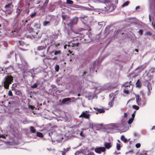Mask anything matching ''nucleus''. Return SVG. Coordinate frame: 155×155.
<instances>
[{"label":"nucleus","mask_w":155,"mask_h":155,"mask_svg":"<svg viewBox=\"0 0 155 155\" xmlns=\"http://www.w3.org/2000/svg\"><path fill=\"white\" fill-rule=\"evenodd\" d=\"M21 62L22 64H24V68H22V67L21 66V64H19V66L21 69H25L26 68V67L28 65V63L27 61L24 59L22 60Z\"/></svg>","instance_id":"39448f33"},{"label":"nucleus","mask_w":155,"mask_h":155,"mask_svg":"<svg viewBox=\"0 0 155 155\" xmlns=\"http://www.w3.org/2000/svg\"><path fill=\"white\" fill-rule=\"evenodd\" d=\"M129 3H130V2L129 1H127L124 3L122 5V6H121L122 7H124L125 6H127V5H128Z\"/></svg>","instance_id":"cd10ccee"},{"label":"nucleus","mask_w":155,"mask_h":155,"mask_svg":"<svg viewBox=\"0 0 155 155\" xmlns=\"http://www.w3.org/2000/svg\"><path fill=\"white\" fill-rule=\"evenodd\" d=\"M137 87H140L141 86L140 82V80H138L136 83Z\"/></svg>","instance_id":"393cba45"},{"label":"nucleus","mask_w":155,"mask_h":155,"mask_svg":"<svg viewBox=\"0 0 155 155\" xmlns=\"http://www.w3.org/2000/svg\"><path fill=\"white\" fill-rule=\"evenodd\" d=\"M140 93H141V95H142V97H143V99H145V95H144V93H143V91H140Z\"/></svg>","instance_id":"a19ab883"},{"label":"nucleus","mask_w":155,"mask_h":155,"mask_svg":"<svg viewBox=\"0 0 155 155\" xmlns=\"http://www.w3.org/2000/svg\"><path fill=\"white\" fill-rule=\"evenodd\" d=\"M105 150V148L104 147H97L94 150L95 152L99 154L101 153V152H104Z\"/></svg>","instance_id":"f03ea898"},{"label":"nucleus","mask_w":155,"mask_h":155,"mask_svg":"<svg viewBox=\"0 0 155 155\" xmlns=\"http://www.w3.org/2000/svg\"><path fill=\"white\" fill-rule=\"evenodd\" d=\"M30 130L31 132L32 133H35L36 132V129L33 126H31L30 127Z\"/></svg>","instance_id":"5701e85b"},{"label":"nucleus","mask_w":155,"mask_h":155,"mask_svg":"<svg viewBox=\"0 0 155 155\" xmlns=\"http://www.w3.org/2000/svg\"><path fill=\"white\" fill-rule=\"evenodd\" d=\"M105 23L103 21L99 22L98 23V25L99 26L100 28H101L103 26V25H105Z\"/></svg>","instance_id":"a878e982"},{"label":"nucleus","mask_w":155,"mask_h":155,"mask_svg":"<svg viewBox=\"0 0 155 155\" xmlns=\"http://www.w3.org/2000/svg\"><path fill=\"white\" fill-rule=\"evenodd\" d=\"M104 146L105 148L109 149L112 147V145L110 143L106 142L104 143Z\"/></svg>","instance_id":"0eeeda50"},{"label":"nucleus","mask_w":155,"mask_h":155,"mask_svg":"<svg viewBox=\"0 0 155 155\" xmlns=\"http://www.w3.org/2000/svg\"><path fill=\"white\" fill-rule=\"evenodd\" d=\"M8 94L10 96H13L12 92L11 90H9L8 92Z\"/></svg>","instance_id":"37998d69"},{"label":"nucleus","mask_w":155,"mask_h":155,"mask_svg":"<svg viewBox=\"0 0 155 155\" xmlns=\"http://www.w3.org/2000/svg\"><path fill=\"white\" fill-rule=\"evenodd\" d=\"M133 152V150H132V151H129L128 152H126V154H127V153H130V152Z\"/></svg>","instance_id":"680f3d73"},{"label":"nucleus","mask_w":155,"mask_h":155,"mask_svg":"<svg viewBox=\"0 0 155 155\" xmlns=\"http://www.w3.org/2000/svg\"><path fill=\"white\" fill-rule=\"evenodd\" d=\"M136 110H135L134 113L132 114V118H134V117H135V114L136 112Z\"/></svg>","instance_id":"de8ad7c7"},{"label":"nucleus","mask_w":155,"mask_h":155,"mask_svg":"<svg viewBox=\"0 0 155 155\" xmlns=\"http://www.w3.org/2000/svg\"><path fill=\"white\" fill-rule=\"evenodd\" d=\"M97 37H97V39H100V36H99V35H98L97 36Z\"/></svg>","instance_id":"69168bd1"},{"label":"nucleus","mask_w":155,"mask_h":155,"mask_svg":"<svg viewBox=\"0 0 155 155\" xmlns=\"http://www.w3.org/2000/svg\"><path fill=\"white\" fill-rule=\"evenodd\" d=\"M78 8L83 10H87L88 9V8L87 7L80 5L78 6Z\"/></svg>","instance_id":"a211bd4d"},{"label":"nucleus","mask_w":155,"mask_h":155,"mask_svg":"<svg viewBox=\"0 0 155 155\" xmlns=\"http://www.w3.org/2000/svg\"><path fill=\"white\" fill-rule=\"evenodd\" d=\"M114 100V98H113L112 101H111L110 102H109L108 103V105L110 107L113 106L114 104V103L113 102V100Z\"/></svg>","instance_id":"2f4dec72"},{"label":"nucleus","mask_w":155,"mask_h":155,"mask_svg":"<svg viewBox=\"0 0 155 155\" xmlns=\"http://www.w3.org/2000/svg\"><path fill=\"white\" fill-rule=\"evenodd\" d=\"M5 109L3 106L0 105V113H2L4 111Z\"/></svg>","instance_id":"7c9ffc66"},{"label":"nucleus","mask_w":155,"mask_h":155,"mask_svg":"<svg viewBox=\"0 0 155 155\" xmlns=\"http://www.w3.org/2000/svg\"><path fill=\"white\" fill-rule=\"evenodd\" d=\"M71 150L70 147H68L66 149L64 148L63 149V151H60L62 155H66V153Z\"/></svg>","instance_id":"423d86ee"},{"label":"nucleus","mask_w":155,"mask_h":155,"mask_svg":"<svg viewBox=\"0 0 155 155\" xmlns=\"http://www.w3.org/2000/svg\"><path fill=\"white\" fill-rule=\"evenodd\" d=\"M34 27L36 29H40V25L38 23H36L34 24Z\"/></svg>","instance_id":"b1692460"},{"label":"nucleus","mask_w":155,"mask_h":155,"mask_svg":"<svg viewBox=\"0 0 155 155\" xmlns=\"http://www.w3.org/2000/svg\"><path fill=\"white\" fill-rule=\"evenodd\" d=\"M37 136L41 137H42L43 136V134L41 133L38 132H37Z\"/></svg>","instance_id":"bb28decb"},{"label":"nucleus","mask_w":155,"mask_h":155,"mask_svg":"<svg viewBox=\"0 0 155 155\" xmlns=\"http://www.w3.org/2000/svg\"><path fill=\"white\" fill-rule=\"evenodd\" d=\"M127 114L126 113H124V117L125 118H126L127 117Z\"/></svg>","instance_id":"3c124183"},{"label":"nucleus","mask_w":155,"mask_h":155,"mask_svg":"<svg viewBox=\"0 0 155 155\" xmlns=\"http://www.w3.org/2000/svg\"><path fill=\"white\" fill-rule=\"evenodd\" d=\"M87 73V72H86V71L84 72V74H83V77H84V75L85 74H86Z\"/></svg>","instance_id":"e2e57ef3"},{"label":"nucleus","mask_w":155,"mask_h":155,"mask_svg":"<svg viewBox=\"0 0 155 155\" xmlns=\"http://www.w3.org/2000/svg\"><path fill=\"white\" fill-rule=\"evenodd\" d=\"M38 86V84L37 83H35L33 85L31 86V87H37Z\"/></svg>","instance_id":"a18cd8bd"},{"label":"nucleus","mask_w":155,"mask_h":155,"mask_svg":"<svg viewBox=\"0 0 155 155\" xmlns=\"http://www.w3.org/2000/svg\"><path fill=\"white\" fill-rule=\"evenodd\" d=\"M50 23V21H45L43 22V25L45 26H46L47 25H49Z\"/></svg>","instance_id":"4be33fe9"},{"label":"nucleus","mask_w":155,"mask_h":155,"mask_svg":"<svg viewBox=\"0 0 155 155\" xmlns=\"http://www.w3.org/2000/svg\"><path fill=\"white\" fill-rule=\"evenodd\" d=\"M52 134V132H51L50 133H49V136H51V135Z\"/></svg>","instance_id":"338daca9"},{"label":"nucleus","mask_w":155,"mask_h":155,"mask_svg":"<svg viewBox=\"0 0 155 155\" xmlns=\"http://www.w3.org/2000/svg\"><path fill=\"white\" fill-rule=\"evenodd\" d=\"M17 87V84H13V86L12 87Z\"/></svg>","instance_id":"bf43d9fd"},{"label":"nucleus","mask_w":155,"mask_h":155,"mask_svg":"<svg viewBox=\"0 0 155 155\" xmlns=\"http://www.w3.org/2000/svg\"><path fill=\"white\" fill-rule=\"evenodd\" d=\"M36 13L34 11L32 12L30 14V16L31 18H33L36 15Z\"/></svg>","instance_id":"c756f323"},{"label":"nucleus","mask_w":155,"mask_h":155,"mask_svg":"<svg viewBox=\"0 0 155 155\" xmlns=\"http://www.w3.org/2000/svg\"><path fill=\"white\" fill-rule=\"evenodd\" d=\"M29 107L30 108H31L32 109H33L34 108V107L33 106H32V105H30L29 106Z\"/></svg>","instance_id":"6e6d98bb"},{"label":"nucleus","mask_w":155,"mask_h":155,"mask_svg":"<svg viewBox=\"0 0 155 155\" xmlns=\"http://www.w3.org/2000/svg\"><path fill=\"white\" fill-rule=\"evenodd\" d=\"M153 129L155 130V126H153L152 127V130H153Z\"/></svg>","instance_id":"0e129e2a"},{"label":"nucleus","mask_w":155,"mask_h":155,"mask_svg":"<svg viewBox=\"0 0 155 155\" xmlns=\"http://www.w3.org/2000/svg\"><path fill=\"white\" fill-rule=\"evenodd\" d=\"M146 103L145 100L143 99V100L141 101L140 103H139V105H138L139 106H144Z\"/></svg>","instance_id":"f3484780"},{"label":"nucleus","mask_w":155,"mask_h":155,"mask_svg":"<svg viewBox=\"0 0 155 155\" xmlns=\"http://www.w3.org/2000/svg\"><path fill=\"white\" fill-rule=\"evenodd\" d=\"M87 155H94V154L93 153H91L88 154Z\"/></svg>","instance_id":"13d9d810"},{"label":"nucleus","mask_w":155,"mask_h":155,"mask_svg":"<svg viewBox=\"0 0 155 155\" xmlns=\"http://www.w3.org/2000/svg\"><path fill=\"white\" fill-rule=\"evenodd\" d=\"M140 145H141L140 143H137L136 144L135 146L136 148H139L140 147Z\"/></svg>","instance_id":"79ce46f5"},{"label":"nucleus","mask_w":155,"mask_h":155,"mask_svg":"<svg viewBox=\"0 0 155 155\" xmlns=\"http://www.w3.org/2000/svg\"><path fill=\"white\" fill-rule=\"evenodd\" d=\"M71 100V98H66L63 99L62 101V103L63 104H67V102Z\"/></svg>","instance_id":"f8f14e48"},{"label":"nucleus","mask_w":155,"mask_h":155,"mask_svg":"<svg viewBox=\"0 0 155 155\" xmlns=\"http://www.w3.org/2000/svg\"><path fill=\"white\" fill-rule=\"evenodd\" d=\"M143 154H144V155H148V154H147L146 153H143Z\"/></svg>","instance_id":"774afa93"},{"label":"nucleus","mask_w":155,"mask_h":155,"mask_svg":"<svg viewBox=\"0 0 155 155\" xmlns=\"http://www.w3.org/2000/svg\"><path fill=\"white\" fill-rule=\"evenodd\" d=\"M94 109L95 110H97L98 111V112H96V114H98V113H104L105 112V110L103 109H98L97 108H94Z\"/></svg>","instance_id":"6e6552de"},{"label":"nucleus","mask_w":155,"mask_h":155,"mask_svg":"<svg viewBox=\"0 0 155 155\" xmlns=\"http://www.w3.org/2000/svg\"><path fill=\"white\" fill-rule=\"evenodd\" d=\"M61 53V51H55L54 53V55H57L58 54H60Z\"/></svg>","instance_id":"4c0bfd02"},{"label":"nucleus","mask_w":155,"mask_h":155,"mask_svg":"<svg viewBox=\"0 0 155 155\" xmlns=\"http://www.w3.org/2000/svg\"><path fill=\"white\" fill-rule=\"evenodd\" d=\"M134 136H135V137H136V136H138V134L136 133V132H134Z\"/></svg>","instance_id":"5fc2aeb1"},{"label":"nucleus","mask_w":155,"mask_h":155,"mask_svg":"<svg viewBox=\"0 0 155 155\" xmlns=\"http://www.w3.org/2000/svg\"><path fill=\"white\" fill-rule=\"evenodd\" d=\"M79 45V43H76L74 44L73 45H74V46L75 45V46H76L78 47V46Z\"/></svg>","instance_id":"603ef678"},{"label":"nucleus","mask_w":155,"mask_h":155,"mask_svg":"<svg viewBox=\"0 0 155 155\" xmlns=\"http://www.w3.org/2000/svg\"><path fill=\"white\" fill-rule=\"evenodd\" d=\"M139 33L140 34V35H141L143 34V31L142 30L140 29L138 31Z\"/></svg>","instance_id":"49530a36"},{"label":"nucleus","mask_w":155,"mask_h":155,"mask_svg":"<svg viewBox=\"0 0 155 155\" xmlns=\"http://www.w3.org/2000/svg\"><path fill=\"white\" fill-rule=\"evenodd\" d=\"M117 142L116 143V149L118 150H120L121 147V142L119 140H117Z\"/></svg>","instance_id":"1a4fd4ad"},{"label":"nucleus","mask_w":155,"mask_h":155,"mask_svg":"<svg viewBox=\"0 0 155 155\" xmlns=\"http://www.w3.org/2000/svg\"><path fill=\"white\" fill-rule=\"evenodd\" d=\"M19 45L20 46H26V44H25L23 42H21L20 41H19Z\"/></svg>","instance_id":"f704fd0d"},{"label":"nucleus","mask_w":155,"mask_h":155,"mask_svg":"<svg viewBox=\"0 0 155 155\" xmlns=\"http://www.w3.org/2000/svg\"><path fill=\"white\" fill-rule=\"evenodd\" d=\"M134 118H131L129 119L128 121V123L129 124H130L133 121Z\"/></svg>","instance_id":"473e14b6"},{"label":"nucleus","mask_w":155,"mask_h":155,"mask_svg":"<svg viewBox=\"0 0 155 155\" xmlns=\"http://www.w3.org/2000/svg\"><path fill=\"white\" fill-rule=\"evenodd\" d=\"M80 135L81 137H84V135L83 134V132L82 131H81V132L80 133Z\"/></svg>","instance_id":"864d4df0"},{"label":"nucleus","mask_w":155,"mask_h":155,"mask_svg":"<svg viewBox=\"0 0 155 155\" xmlns=\"http://www.w3.org/2000/svg\"><path fill=\"white\" fill-rule=\"evenodd\" d=\"M26 28L27 30L29 32H32L33 31V28L31 27V25L29 24H28L27 25Z\"/></svg>","instance_id":"4468645a"},{"label":"nucleus","mask_w":155,"mask_h":155,"mask_svg":"<svg viewBox=\"0 0 155 155\" xmlns=\"http://www.w3.org/2000/svg\"><path fill=\"white\" fill-rule=\"evenodd\" d=\"M145 35L150 36L152 35V34L150 32L148 31L146 33Z\"/></svg>","instance_id":"e433bc0d"},{"label":"nucleus","mask_w":155,"mask_h":155,"mask_svg":"<svg viewBox=\"0 0 155 155\" xmlns=\"http://www.w3.org/2000/svg\"><path fill=\"white\" fill-rule=\"evenodd\" d=\"M137 155H144V154H143V153H137Z\"/></svg>","instance_id":"052dcab7"},{"label":"nucleus","mask_w":155,"mask_h":155,"mask_svg":"<svg viewBox=\"0 0 155 155\" xmlns=\"http://www.w3.org/2000/svg\"><path fill=\"white\" fill-rule=\"evenodd\" d=\"M66 2L68 4H72L73 3V2L71 0H67Z\"/></svg>","instance_id":"72a5a7b5"},{"label":"nucleus","mask_w":155,"mask_h":155,"mask_svg":"<svg viewBox=\"0 0 155 155\" xmlns=\"http://www.w3.org/2000/svg\"><path fill=\"white\" fill-rule=\"evenodd\" d=\"M131 83V81H130L129 82H126L123 84V86L125 87H130V86L131 85V84H130Z\"/></svg>","instance_id":"412c9836"},{"label":"nucleus","mask_w":155,"mask_h":155,"mask_svg":"<svg viewBox=\"0 0 155 155\" xmlns=\"http://www.w3.org/2000/svg\"><path fill=\"white\" fill-rule=\"evenodd\" d=\"M19 48L22 51H25V50H26L24 48Z\"/></svg>","instance_id":"4d7b16f0"},{"label":"nucleus","mask_w":155,"mask_h":155,"mask_svg":"<svg viewBox=\"0 0 155 155\" xmlns=\"http://www.w3.org/2000/svg\"><path fill=\"white\" fill-rule=\"evenodd\" d=\"M15 93L16 95L19 96H20L22 95L21 92L20 90L16 89H15Z\"/></svg>","instance_id":"2eb2a0df"},{"label":"nucleus","mask_w":155,"mask_h":155,"mask_svg":"<svg viewBox=\"0 0 155 155\" xmlns=\"http://www.w3.org/2000/svg\"><path fill=\"white\" fill-rule=\"evenodd\" d=\"M6 136H7V135H5V134H1L0 135V137L3 138H5Z\"/></svg>","instance_id":"c03bdc74"},{"label":"nucleus","mask_w":155,"mask_h":155,"mask_svg":"<svg viewBox=\"0 0 155 155\" xmlns=\"http://www.w3.org/2000/svg\"><path fill=\"white\" fill-rule=\"evenodd\" d=\"M13 5L11 4H9L5 5V8L7 12H8V13L10 14L11 12H12L13 10L12 9Z\"/></svg>","instance_id":"7ed1b4c3"},{"label":"nucleus","mask_w":155,"mask_h":155,"mask_svg":"<svg viewBox=\"0 0 155 155\" xmlns=\"http://www.w3.org/2000/svg\"><path fill=\"white\" fill-rule=\"evenodd\" d=\"M78 20V19L77 18L74 17L71 19V23L72 25L76 24H77Z\"/></svg>","instance_id":"9d476101"},{"label":"nucleus","mask_w":155,"mask_h":155,"mask_svg":"<svg viewBox=\"0 0 155 155\" xmlns=\"http://www.w3.org/2000/svg\"><path fill=\"white\" fill-rule=\"evenodd\" d=\"M114 154L116 155H117L118 154H120V152H117V151H115L114 152Z\"/></svg>","instance_id":"09e8293b"},{"label":"nucleus","mask_w":155,"mask_h":155,"mask_svg":"<svg viewBox=\"0 0 155 155\" xmlns=\"http://www.w3.org/2000/svg\"><path fill=\"white\" fill-rule=\"evenodd\" d=\"M123 92L126 94H128L129 93V91L128 90L124 89Z\"/></svg>","instance_id":"58836bf2"},{"label":"nucleus","mask_w":155,"mask_h":155,"mask_svg":"<svg viewBox=\"0 0 155 155\" xmlns=\"http://www.w3.org/2000/svg\"><path fill=\"white\" fill-rule=\"evenodd\" d=\"M145 86L147 87H149L151 86V84L148 81H146L144 82Z\"/></svg>","instance_id":"6ab92c4d"},{"label":"nucleus","mask_w":155,"mask_h":155,"mask_svg":"<svg viewBox=\"0 0 155 155\" xmlns=\"http://www.w3.org/2000/svg\"><path fill=\"white\" fill-rule=\"evenodd\" d=\"M120 139L121 140L125 143H127L130 140V139L128 140L123 135H122L121 136Z\"/></svg>","instance_id":"ddd939ff"},{"label":"nucleus","mask_w":155,"mask_h":155,"mask_svg":"<svg viewBox=\"0 0 155 155\" xmlns=\"http://www.w3.org/2000/svg\"><path fill=\"white\" fill-rule=\"evenodd\" d=\"M14 54V52H12L10 53V54L8 55V58H10L11 57V55H12V54Z\"/></svg>","instance_id":"8fccbe9b"},{"label":"nucleus","mask_w":155,"mask_h":155,"mask_svg":"<svg viewBox=\"0 0 155 155\" xmlns=\"http://www.w3.org/2000/svg\"><path fill=\"white\" fill-rule=\"evenodd\" d=\"M62 18L63 19V21L66 20V19H68V17L66 15H62Z\"/></svg>","instance_id":"c85d7f7f"},{"label":"nucleus","mask_w":155,"mask_h":155,"mask_svg":"<svg viewBox=\"0 0 155 155\" xmlns=\"http://www.w3.org/2000/svg\"><path fill=\"white\" fill-rule=\"evenodd\" d=\"M15 101H12L11 102H8V107H9V108H11L13 107H15Z\"/></svg>","instance_id":"9b49d317"},{"label":"nucleus","mask_w":155,"mask_h":155,"mask_svg":"<svg viewBox=\"0 0 155 155\" xmlns=\"http://www.w3.org/2000/svg\"><path fill=\"white\" fill-rule=\"evenodd\" d=\"M46 47V45H45V46H39L38 47L37 50L38 51H40L44 49H45Z\"/></svg>","instance_id":"dca6fc26"},{"label":"nucleus","mask_w":155,"mask_h":155,"mask_svg":"<svg viewBox=\"0 0 155 155\" xmlns=\"http://www.w3.org/2000/svg\"><path fill=\"white\" fill-rule=\"evenodd\" d=\"M91 114H87L84 112H83L79 116L80 117L84 118L86 119H89L90 118Z\"/></svg>","instance_id":"20e7f679"},{"label":"nucleus","mask_w":155,"mask_h":155,"mask_svg":"<svg viewBox=\"0 0 155 155\" xmlns=\"http://www.w3.org/2000/svg\"><path fill=\"white\" fill-rule=\"evenodd\" d=\"M136 101L137 105H139V103L141 101V99L139 96L137 95L136 98Z\"/></svg>","instance_id":"aec40b11"},{"label":"nucleus","mask_w":155,"mask_h":155,"mask_svg":"<svg viewBox=\"0 0 155 155\" xmlns=\"http://www.w3.org/2000/svg\"><path fill=\"white\" fill-rule=\"evenodd\" d=\"M133 108L135 109L136 110H138L139 108V107H138L136 105H133Z\"/></svg>","instance_id":"c9c22d12"},{"label":"nucleus","mask_w":155,"mask_h":155,"mask_svg":"<svg viewBox=\"0 0 155 155\" xmlns=\"http://www.w3.org/2000/svg\"><path fill=\"white\" fill-rule=\"evenodd\" d=\"M59 69V66L58 65H56L55 68V70L57 71H58Z\"/></svg>","instance_id":"ea45409f"},{"label":"nucleus","mask_w":155,"mask_h":155,"mask_svg":"<svg viewBox=\"0 0 155 155\" xmlns=\"http://www.w3.org/2000/svg\"><path fill=\"white\" fill-rule=\"evenodd\" d=\"M12 80L13 77L12 76H8L6 77L3 81L4 87H8L9 84H11Z\"/></svg>","instance_id":"f257e3e1"}]
</instances>
